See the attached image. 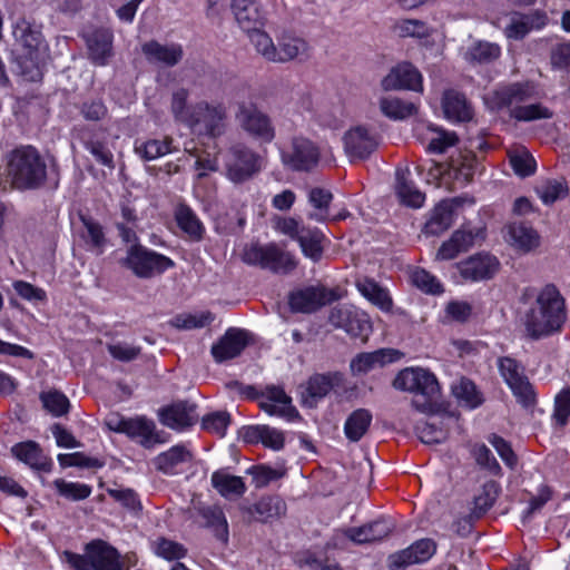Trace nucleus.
Returning <instances> with one entry per match:
<instances>
[{"label":"nucleus","mask_w":570,"mask_h":570,"mask_svg":"<svg viewBox=\"0 0 570 570\" xmlns=\"http://www.w3.org/2000/svg\"><path fill=\"white\" fill-rule=\"evenodd\" d=\"M393 524L389 520H376L358 528H350L342 535L357 544L372 543L390 535Z\"/></svg>","instance_id":"nucleus-26"},{"label":"nucleus","mask_w":570,"mask_h":570,"mask_svg":"<svg viewBox=\"0 0 570 570\" xmlns=\"http://www.w3.org/2000/svg\"><path fill=\"white\" fill-rule=\"evenodd\" d=\"M331 301L328 293L322 287H307L292 293L289 305L296 312L311 313Z\"/></svg>","instance_id":"nucleus-30"},{"label":"nucleus","mask_w":570,"mask_h":570,"mask_svg":"<svg viewBox=\"0 0 570 570\" xmlns=\"http://www.w3.org/2000/svg\"><path fill=\"white\" fill-rule=\"evenodd\" d=\"M86 556L65 552L68 563L76 570H124L119 553L104 541H94L87 546Z\"/></svg>","instance_id":"nucleus-11"},{"label":"nucleus","mask_w":570,"mask_h":570,"mask_svg":"<svg viewBox=\"0 0 570 570\" xmlns=\"http://www.w3.org/2000/svg\"><path fill=\"white\" fill-rule=\"evenodd\" d=\"M474 236L471 232L459 229L455 230L451 238L444 242L439 248L435 259L450 261L459 254L466 252L473 245Z\"/></svg>","instance_id":"nucleus-39"},{"label":"nucleus","mask_w":570,"mask_h":570,"mask_svg":"<svg viewBox=\"0 0 570 570\" xmlns=\"http://www.w3.org/2000/svg\"><path fill=\"white\" fill-rule=\"evenodd\" d=\"M232 8L239 27L247 33L263 26L262 13L252 0H233Z\"/></svg>","instance_id":"nucleus-36"},{"label":"nucleus","mask_w":570,"mask_h":570,"mask_svg":"<svg viewBox=\"0 0 570 570\" xmlns=\"http://www.w3.org/2000/svg\"><path fill=\"white\" fill-rule=\"evenodd\" d=\"M340 382L341 376L338 374H318L311 377L306 387L307 396L305 402L311 406L315 405L318 400L326 396Z\"/></svg>","instance_id":"nucleus-41"},{"label":"nucleus","mask_w":570,"mask_h":570,"mask_svg":"<svg viewBox=\"0 0 570 570\" xmlns=\"http://www.w3.org/2000/svg\"><path fill=\"white\" fill-rule=\"evenodd\" d=\"M88 59L96 66H107L114 56V32L110 28H89L82 32Z\"/></svg>","instance_id":"nucleus-17"},{"label":"nucleus","mask_w":570,"mask_h":570,"mask_svg":"<svg viewBox=\"0 0 570 570\" xmlns=\"http://www.w3.org/2000/svg\"><path fill=\"white\" fill-rule=\"evenodd\" d=\"M396 390L414 394L412 405L421 413H431L440 394L435 375L422 367H406L393 381Z\"/></svg>","instance_id":"nucleus-3"},{"label":"nucleus","mask_w":570,"mask_h":570,"mask_svg":"<svg viewBox=\"0 0 570 570\" xmlns=\"http://www.w3.org/2000/svg\"><path fill=\"white\" fill-rule=\"evenodd\" d=\"M499 494V485L494 481L487 482L481 492L474 497L471 508L470 519L481 518L494 503Z\"/></svg>","instance_id":"nucleus-47"},{"label":"nucleus","mask_w":570,"mask_h":570,"mask_svg":"<svg viewBox=\"0 0 570 570\" xmlns=\"http://www.w3.org/2000/svg\"><path fill=\"white\" fill-rule=\"evenodd\" d=\"M356 287L366 299L382 311H390L392 308V299L387 291L381 287L375 281L367 277L357 279Z\"/></svg>","instance_id":"nucleus-43"},{"label":"nucleus","mask_w":570,"mask_h":570,"mask_svg":"<svg viewBox=\"0 0 570 570\" xmlns=\"http://www.w3.org/2000/svg\"><path fill=\"white\" fill-rule=\"evenodd\" d=\"M425 139L428 140V150L443 153L446 148L456 144L458 136L453 131H445L433 126H428Z\"/></svg>","instance_id":"nucleus-53"},{"label":"nucleus","mask_w":570,"mask_h":570,"mask_svg":"<svg viewBox=\"0 0 570 570\" xmlns=\"http://www.w3.org/2000/svg\"><path fill=\"white\" fill-rule=\"evenodd\" d=\"M478 160L472 151H459L449 164L433 163L428 169L426 183L442 186L454 179L459 185L469 183L476 169Z\"/></svg>","instance_id":"nucleus-8"},{"label":"nucleus","mask_w":570,"mask_h":570,"mask_svg":"<svg viewBox=\"0 0 570 570\" xmlns=\"http://www.w3.org/2000/svg\"><path fill=\"white\" fill-rule=\"evenodd\" d=\"M452 392L458 402L470 410L482 404L483 399L474 383L468 379H461L452 386Z\"/></svg>","instance_id":"nucleus-49"},{"label":"nucleus","mask_w":570,"mask_h":570,"mask_svg":"<svg viewBox=\"0 0 570 570\" xmlns=\"http://www.w3.org/2000/svg\"><path fill=\"white\" fill-rule=\"evenodd\" d=\"M8 173L12 184L19 189L36 188L47 176L46 164L31 146L13 150L8 163Z\"/></svg>","instance_id":"nucleus-4"},{"label":"nucleus","mask_w":570,"mask_h":570,"mask_svg":"<svg viewBox=\"0 0 570 570\" xmlns=\"http://www.w3.org/2000/svg\"><path fill=\"white\" fill-rule=\"evenodd\" d=\"M242 259L248 265H256L274 273H289L297 266L296 257L279 249L275 244L261 246L257 244L247 245L244 248Z\"/></svg>","instance_id":"nucleus-10"},{"label":"nucleus","mask_w":570,"mask_h":570,"mask_svg":"<svg viewBox=\"0 0 570 570\" xmlns=\"http://www.w3.org/2000/svg\"><path fill=\"white\" fill-rule=\"evenodd\" d=\"M411 282L414 286L429 294L442 292V286L439 281L424 269H414L411 273Z\"/></svg>","instance_id":"nucleus-64"},{"label":"nucleus","mask_w":570,"mask_h":570,"mask_svg":"<svg viewBox=\"0 0 570 570\" xmlns=\"http://www.w3.org/2000/svg\"><path fill=\"white\" fill-rule=\"evenodd\" d=\"M442 106L446 118L452 121H469L472 119L473 111L471 106L465 97L458 91H446L443 96Z\"/></svg>","instance_id":"nucleus-38"},{"label":"nucleus","mask_w":570,"mask_h":570,"mask_svg":"<svg viewBox=\"0 0 570 570\" xmlns=\"http://www.w3.org/2000/svg\"><path fill=\"white\" fill-rule=\"evenodd\" d=\"M134 150L140 159L151 161L175 153L177 148L174 146V138L171 136H164L160 139L150 138L136 140Z\"/></svg>","instance_id":"nucleus-34"},{"label":"nucleus","mask_w":570,"mask_h":570,"mask_svg":"<svg viewBox=\"0 0 570 570\" xmlns=\"http://www.w3.org/2000/svg\"><path fill=\"white\" fill-rule=\"evenodd\" d=\"M409 171H397L396 194L401 203L413 208H420L425 200V195L421 193L415 185L406 178Z\"/></svg>","instance_id":"nucleus-46"},{"label":"nucleus","mask_w":570,"mask_h":570,"mask_svg":"<svg viewBox=\"0 0 570 570\" xmlns=\"http://www.w3.org/2000/svg\"><path fill=\"white\" fill-rule=\"evenodd\" d=\"M381 87L385 91L404 89L422 91V75L411 63L402 62L393 67L381 80Z\"/></svg>","instance_id":"nucleus-19"},{"label":"nucleus","mask_w":570,"mask_h":570,"mask_svg":"<svg viewBox=\"0 0 570 570\" xmlns=\"http://www.w3.org/2000/svg\"><path fill=\"white\" fill-rule=\"evenodd\" d=\"M510 164L514 173L521 177L530 176L535 170V160L527 150H520L511 154Z\"/></svg>","instance_id":"nucleus-63"},{"label":"nucleus","mask_w":570,"mask_h":570,"mask_svg":"<svg viewBox=\"0 0 570 570\" xmlns=\"http://www.w3.org/2000/svg\"><path fill=\"white\" fill-rule=\"evenodd\" d=\"M372 422V414L368 410H355L345 421L344 432L352 442H357L367 432Z\"/></svg>","instance_id":"nucleus-45"},{"label":"nucleus","mask_w":570,"mask_h":570,"mask_svg":"<svg viewBox=\"0 0 570 570\" xmlns=\"http://www.w3.org/2000/svg\"><path fill=\"white\" fill-rule=\"evenodd\" d=\"M328 322L337 328H343L351 336L362 340H365L372 330L368 315L348 305L332 308Z\"/></svg>","instance_id":"nucleus-15"},{"label":"nucleus","mask_w":570,"mask_h":570,"mask_svg":"<svg viewBox=\"0 0 570 570\" xmlns=\"http://www.w3.org/2000/svg\"><path fill=\"white\" fill-rule=\"evenodd\" d=\"M308 53L309 46L303 38L284 33L278 38L275 62H287L294 59L303 60L308 57Z\"/></svg>","instance_id":"nucleus-35"},{"label":"nucleus","mask_w":570,"mask_h":570,"mask_svg":"<svg viewBox=\"0 0 570 570\" xmlns=\"http://www.w3.org/2000/svg\"><path fill=\"white\" fill-rule=\"evenodd\" d=\"M274 229L297 242L306 258L314 263L322 259L326 237L318 228L306 226L294 217H279L274 223Z\"/></svg>","instance_id":"nucleus-5"},{"label":"nucleus","mask_w":570,"mask_h":570,"mask_svg":"<svg viewBox=\"0 0 570 570\" xmlns=\"http://www.w3.org/2000/svg\"><path fill=\"white\" fill-rule=\"evenodd\" d=\"M566 302L554 285L539 289L523 317L527 334L539 340L558 332L566 321Z\"/></svg>","instance_id":"nucleus-2"},{"label":"nucleus","mask_w":570,"mask_h":570,"mask_svg":"<svg viewBox=\"0 0 570 570\" xmlns=\"http://www.w3.org/2000/svg\"><path fill=\"white\" fill-rule=\"evenodd\" d=\"M12 33L17 46L22 50L21 56L28 59L32 65L36 63L38 52L42 46L40 30L26 19H18L13 24Z\"/></svg>","instance_id":"nucleus-22"},{"label":"nucleus","mask_w":570,"mask_h":570,"mask_svg":"<svg viewBox=\"0 0 570 570\" xmlns=\"http://www.w3.org/2000/svg\"><path fill=\"white\" fill-rule=\"evenodd\" d=\"M200 514L206 521L215 537L224 543L228 541V524L220 508L215 505L204 507L200 509Z\"/></svg>","instance_id":"nucleus-48"},{"label":"nucleus","mask_w":570,"mask_h":570,"mask_svg":"<svg viewBox=\"0 0 570 570\" xmlns=\"http://www.w3.org/2000/svg\"><path fill=\"white\" fill-rule=\"evenodd\" d=\"M462 204L461 198L442 200L433 209L430 219L425 223L423 232L428 236H438L453 224V212Z\"/></svg>","instance_id":"nucleus-28"},{"label":"nucleus","mask_w":570,"mask_h":570,"mask_svg":"<svg viewBox=\"0 0 570 570\" xmlns=\"http://www.w3.org/2000/svg\"><path fill=\"white\" fill-rule=\"evenodd\" d=\"M226 176L233 183H244L263 168V158L243 142L233 144L224 154Z\"/></svg>","instance_id":"nucleus-9"},{"label":"nucleus","mask_w":570,"mask_h":570,"mask_svg":"<svg viewBox=\"0 0 570 570\" xmlns=\"http://www.w3.org/2000/svg\"><path fill=\"white\" fill-rule=\"evenodd\" d=\"M106 424L110 431L126 434L145 449H151L156 444L167 442L166 434L158 431L156 423L144 415L135 417L111 416Z\"/></svg>","instance_id":"nucleus-7"},{"label":"nucleus","mask_w":570,"mask_h":570,"mask_svg":"<svg viewBox=\"0 0 570 570\" xmlns=\"http://www.w3.org/2000/svg\"><path fill=\"white\" fill-rule=\"evenodd\" d=\"M210 481L214 489L225 498L240 497L246 491L243 478L233 475L226 470L215 471Z\"/></svg>","instance_id":"nucleus-40"},{"label":"nucleus","mask_w":570,"mask_h":570,"mask_svg":"<svg viewBox=\"0 0 570 570\" xmlns=\"http://www.w3.org/2000/svg\"><path fill=\"white\" fill-rule=\"evenodd\" d=\"M121 264L140 278H150L163 274L175 265L169 257L138 244H132L127 249V255Z\"/></svg>","instance_id":"nucleus-12"},{"label":"nucleus","mask_w":570,"mask_h":570,"mask_svg":"<svg viewBox=\"0 0 570 570\" xmlns=\"http://www.w3.org/2000/svg\"><path fill=\"white\" fill-rule=\"evenodd\" d=\"M242 438L247 443H262L264 446L278 451L284 446V433L268 425H250L242 431Z\"/></svg>","instance_id":"nucleus-31"},{"label":"nucleus","mask_w":570,"mask_h":570,"mask_svg":"<svg viewBox=\"0 0 570 570\" xmlns=\"http://www.w3.org/2000/svg\"><path fill=\"white\" fill-rule=\"evenodd\" d=\"M141 53L151 66L173 68L183 60L184 48L178 42H160L151 39L141 45Z\"/></svg>","instance_id":"nucleus-18"},{"label":"nucleus","mask_w":570,"mask_h":570,"mask_svg":"<svg viewBox=\"0 0 570 570\" xmlns=\"http://www.w3.org/2000/svg\"><path fill=\"white\" fill-rule=\"evenodd\" d=\"M40 400L46 410L55 416H61L68 412L69 400L59 391H48L40 394Z\"/></svg>","instance_id":"nucleus-61"},{"label":"nucleus","mask_w":570,"mask_h":570,"mask_svg":"<svg viewBox=\"0 0 570 570\" xmlns=\"http://www.w3.org/2000/svg\"><path fill=\"white\" fill-rule=\"evenodd\" d=\"M213 320L214 317L209 312L185 313L175 316L171 320V324L180 330H194L210 324Z\"/></svg>","instance_id":"nucleus-58"},{"label":"nucleus","mask_w":570,"mask_h":570,"mask_svg":"<svg viewBox=\"0 0 570 570\" xmlns=\"http://www.w3.org/2000/svg\"><path fill=\"white\" fill-rule=\"evenodd\" d=\"M464 279L479 282L493 277L499 269V261L489 254H478L458 264Z\"/></svg>","instance_id":"nucleus-23"},{"label":"nucleus","mask_w":570,"mask_h":570,"mask_svg":"<svg viewBox=\"0 0 570 570\" xmlns=\"http://www.w3.org/2000/svg\"><path fill=\"white\" fill-rule=\"evenodd\" d=\"M247 333L238 328H229L212 347V354L217 362L230 360L240 354L247 345Z\"/></svg>","instance_id":"nucleus-27"},{"label":"nucleus","mask_w":570,"mask_h":570,"mask_svg":"<svg viewBox=\"0 0 570 570\" xmlns=\"http://www.w3.org/2000/svg\"><path fill=\"white\" fill-rule=\"evenodd\" d=\"M53 485L61 497L70 500H83L91 493L89 485L78 482H68L62 479L55 480Z\"/></svg>","instance_id":"nucleus-60"},{"label":"nucleus","mask_w":570,"mask_h":570,"mask_svg":"<svg viewBox=\"0 0 570 570\" xmlns=\"http://www.w3.org/2000/svg\"><path fill=\"white\" fill-rule=\"evenodd\" d=\"M435 552V544L430 539H422L409 548L389 557V567L393 570L428 561Z\"/></svg>","instance_id":"nucleus-24"},{"label":"nucleus","mask_w":570,"mask_h":570,"mask_svg":"<svg viewBox=\"0 0 570 570\" xmlns=\"http://www.w3.org/2000/svg\"><path fill=\"white\" fill-rule=\"evenodd\" d=\"M538 232L523 223H513L507 227V242L522 253H529L540 246Z\"/></svg>","instance_id":"nucleus-32"},{"label":"nucleus","mask_w":570,"mask_h":570,"mask_svg":"<svg viewBox=\"0 0 570 570\" xmlns=\"http://www.w3.org/2000/svg\"><path fill=\"white\" fill-rule=\"evenodd\" d=\"M282 163L293 170H309L320 159L316 145L305 137H294L281 153Z\"/></svg>","instance_id":"nucleus-16"},{"label":"nucleus","mask_w":570,"mask_h":570,"mask_svg":"<svg viewBox=\"0 0 570 570\" xmlns=\"http://www.w3.org/2000/svg\"><path fill=\"white\" fill-rule=\"evenodd\" d=\"M248 39L256 52L267 61L275 62L276 46L267 32L258 27L247 32Z\"/></svg>","instance_id":"nucleus-52"},{"label":"nucleus","mask_w":570,"mask_h":570,"mask_svg":"<svg viewBox=\"0 0 570 570\" xmlns=\"http://www.w3.org/2000/svg\"><path fill=\"white\" fill-rule=\"evenodd\" d=\"M380 109L386 117L394 120L405 119L416 112L413 102L404 101L396 97H385L380 100Z\"/></svg>","instance_id":"nucleus-50"},{"label":"nucleus","mask_w":570,"mask_h":570,"mask_svg":"<svg viewBox=\"0 0 570 570\" xmlns=\"http://www.w3.org/2000/svg\"><path fill=\"white\" fill-rule=\"evenodd\" d=\"M537 21L533 16L515 14L505 27L504 33L509 39H522L533 28H540L546 23L544 14H537Z\"/></svg>","instance_id":"nucleus-44"},{"label":"nucleus","mask_w":570,"mask_h":570,"mask_svg":"<svg viewBox=\"0 0 570 570\" xmlns=\"http://www.w3.org/2000/svg\"><path fill=\"white\" fill-rule=\"evenodd\" d=\"M259 407L272 416H278L286 421H294L298 412L292 404V399L285 391L277 386H267L259 397Z\"/></svg>","instance_id":"nucleus-20"},{"label":"nucleus","mask_w":570,"mask_h":570,"mask_svg":"<svg viewBox=\"0 0 570 570\" xmlns=\"http://www.w3.org/2000/svg\"><path fill=\"white\" fill-rule=\"evenodd\" d=\"M193 460L191 451L185 444H176L159 453L154 460L155 468L165 474H176L181 464Z\"/></svg>","instance_id":"nucleus-33"},{"label":"nucleus","mask_w":570,"mask_h":570,"mask_svg":"<svg viewBox=\"0 0 570 570\" xmlns=\"http://www.w3.org/2000/svg\"><path fill=\"white\" fill-rule=\"evenodd\" d=\"M254 511L258 514V520L267 521L285 514L286 504L278 497H264L254 505Z\"/></svg>","instance_id":"nucleus-54"},{"label":"nucleus","mask_w":570,"mask_h":570,"mask_svg":"<svg viewBox=\"0 0 570 570\" xmlns=\"http://www.w3.org/2000/svg\"><path fill=\"white\" fill-rule=\"evenodd\" d=\"M308 200L315 208L308 217L315 222L323 223L327 218L328 205L332 200V194L322 188H313L308 194Z\"/></svg>","instance_id":"nucleus-56"},{"label":"nucleus","mask_w":570,"mask_h":570,"mask_svg":"<svg viewBox=\"0 0 570 570\" xmlns=\"http://www.w3.org/2000/svg\"><path fill=\"white\" fill-rule=\"evenodd\" d=\"M402 353L393 348H381L371 353H360L351 361L354 375H363L375 368L400 360Z\"/></svg>","instance_id":"nucleus-25"},{"label":"nucleus","mask_w":570,"mask_h":570,"mask_svg":"<svg viewBox=\"0 0 570 570\" xmlns=\"http://www.w3.org/2000/svg\"><path fill=\"white\" fill-rule=\"evenodd\" d=\"M189 91L185 88L175 90L171 95L170 110L176 121L188 125L193 116V106L187 104Z\"/></svg>","instance_id":"nucleus-55"},{"label":"nucleus","mask_w":570,"mask_h":570,"mask_svg":"<svg viewBox=\"0 0 570 570\" xmlns=\"http://www.w3.org/2000/svg\"><path fill=\"white\" fill-rule=\"evenodd\" d=\"M238 128L259 144H271L276 137V128L271 116L254 102L240 101L235 110Z\"/></svg>","instance_id":"nucleus-6"},{"label":"nucleus","mask_w":570,"mask_h":570,"mask_svg":"<svg viewBox=\"0 0 570 570\" xmlns=\"http://www.w3.org/2000/svg\"><path fill=\"white\" fill-rule=\"evenodd\" d=\"M160 422L174 430H183L197 421L195 405L188 402H178L159 413Z\"/></svg>","instance_id":"nucleus-29"},{"label":"nucleus","mask_w":570,"mask_h":570,"mask_svg":"<svg viewBox=\"0 0 570 570\" xmlns=\"http://www.w3.org/2000/svg\"><path fill=\"white\" fill-rule=\"evenodd\" d=\"M500 56V46L485 40H473L463 53L468 62L478 65L492 63L498 60Z\"/></svg>","instance_id":"nucleus-37"},{"label":"nucleus","mask_w":570,"mask_h":570,"mask_svg":"<svg viewBox=\"0 0 570 570\" xmlns=\"http://www.w3.org/2000/svg\"><path fill=\"white\" fill-rule=\"evenodd\" d=\"M394 31L403 38H425L431 33L430 27L424 21L417 19L397 20L394 24Z\"/></svg>","instance_id":"nucleus-57"},{"label":"nucleus","mask_w":570,"mask_h":570,"mask_svg":"<svg viewBox=\"0 0 570 570\" xmlns=\"http://www.w3.org/2000/svg\"><path fill=\"white\" fill-rule=\"evenodd\" d=\"M343 140L345 153L352 161L368 157L377 146L375 136L364 126L351 128Z\"/></svg>","instance_id":"nucleus-21"},{"label":"nucleus","mask_w":570,"mask_h":570,"mask_svg":"<svg viewBox=\"0 0 570 570\" xmlns=\"http://www.w3.org/2000/svg\"><path fill=\"white\" fill-rule=\"evenodd\" d=\"M539 94L531 82H517L500 87L484 97L485 105L494 111L508 108L510 116L518 121L548 119L552 112L537 102Z\"/></svg>","instance_id":"nucleus-1"},{"label":"nucleus","mask_w":570,"mask_h":570,"mask_svg":"<svg viewBox=\"0 0 570 570\" xmlns=\"http://www.w3.org/2000/svg\"><path fill=\"white\" fill-rule=\"evenodd\" d=\"M230 423V415L225 411H217L203 417L202 426L204 430L223 438Z\"/></svg>","instance_id":"nucleus-62"},{"label":"nucleus","mask_w":570,"mask_h":570,"mask_svg":"<svg viewBox=\"0 0 570 570\" xmlns=\"http://www.w3.org/2000/svg\"><path fill=\"white\" fill-rule=\"evenodd\" d=\"M153 547L158 557L168 561L179 560L187 553L183 544L166 538H158Z\"/></svg>","instance_id":"nucleus-59"},{"label":"nucleus","mask_w":570,"mask_h":570,"mask_svg":"<svg viewBox=\"0 0 570 570\" xmlns=\"http://www.w3.org/2000/svg\"><path fill=\"white\" fill-rule=\"evenodd\" d=\"M12 454L30 468L41 469L45 466L43 455L39 445L33 441L21 442L12 446Z\"/></svg>","instance_id":"nucleus-51"},{"label":"nucleus","mask_w":570,"mask_h":570,"mask_svg":"<svg viewBox=\"0 0 570 570\" xmlns=\"http://www.w3.org/2000/svg\"><path fill=\"white\" fill-rule=\"evenodd\" d=\"M499 371L504 382L511 389L518 402L523 406L535 403L533 386L523 373V367L511 357H501L498 362Z\"/></svg>","instance_id":"nucleus-14"},{"label":"nucleus","mask_w":570,"mask_h":570,"mask_svg":"<svg viewBox=\"0 0 570 570\" xmlns=\"http://www.w3.org/2000/svg\"><path fill=\"white\" fill-rule=\"evenodd\" d=\"M227 110L223 104L198 101L193 105V116L187 125L194 132L219 137L226 129Z\"/></svg>","instance_id":"nucleus-13"},{"label":"nucleus","mask_w":570,"mask_h":570,"mask_svg":"<svg viewBox=\"0 0 570 570\" xmlns=\"http://www.w3.org/2000/svg\"><path fill=\"white\" fill-rule=\"evenodd\" d=\"M175 218L179 228L191 239L200 240L205 233V227L197 215L185 205L176 208Z\"/></svg>","instance_id":"nucleus-42"}]
</instances>
